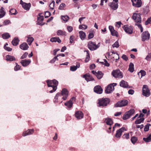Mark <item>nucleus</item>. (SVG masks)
<instances>
[{"label":"nucleus","mask_w":151,"mask_h":151,"mask_svg":"<svg viewBox=\"0 0 151 151\" xmlns=\"http://www.w3.org/2000/svg\"><path fill=\"white\" fill-rule=\"evenodd\" d=\"M103 76V73L101 71H98L97 73L96 76L98 79H100L102 78Z\"/></svg>","instance_id":"35"},{"label":"nucleus","mask_w":151,"mask_h":151,"mask_svg":"<svg viewBox=\"0 0 151 151\" xmlns=\"http://www.w3.org/2000/svg\"><path fill=\"white\" fill-rule=\"evenodd\" d=\"M150 37V34L148 31L144 32L142 35V40L144 41L148 40Z\"/></svg>","instance_id":"15"},{"label":"nucleus","mask_w":151,"mask_h":151,"mask_svg":"<svg viewBox=\"0 0 151 151\" xmlns=\"http://www.w3.org/2000/svg\"><path fill=\"white\" fill-rule=\"evenodd\" d=\"M10 24H11V21L9 20H5L3 22V25H7Z\"/></svg>","instance_id":"45"},{"label":"nucleus","mask_w":151,"mask_h":151,"mask_svg":"<svg viewBox=\"0 0 151 151\" xmlns=\"http://www.w3.org/2000/svg\"><path fill=\"white\" fill-rule=\"evenodd\" d=\"M16 10L14 9H12L9 11V13L11 15H15L16 14Z\"/></svg>","instance_id":"47"},{"label":"nucleus","mask_w":151,"mask_h":151,"mask_svg":"<svg viewBox=\"0 0 151 151\" xmlns=\"http://www.w3.org/2000/svg\"><path fill=\"white\" fill-rule=\"evenodd\" d=\"M131 141L132 143L134 144L137 141V138L135 137H133L131 138Z\"/></svg>","instance_id":"42"},{"label":"nucleus","mask_w":151,"mask_h":151,"mask_svg":"<svg viewBox=\"0 0 151 151\" xmlns=\"http://www.w3.org/2000/svg\"><path fill=\"white\" fill-rule=\"evenodd\" d=\"M75 37L73 36H70V42L71 43H73V41L74 40Z\"/></svg>","instance_id":"64"},{"label":"nucleus","mask_w":151,"mask_h":151,"mask_svg":"<svg viewBox=\"0 0 151 151\" xmlns=\"http://www.w3.org/2000/svg\"><path fill=\"white\" fill-rule=\"evenodd\" d=\"M5 12L4 11V8L1 7L0 10V18L3 17L5 15Z\"/></svg>","instance_id":"38"},{"label":"nucleus","mask_w":151,"mask_h":151,"mask_svg":"<svg viewBox=\"0 0 151 151\" xmlns=\"http://www.w3.org/2000/svg\"><path fill=\"white\" fill-rule=\"evenodd\" d=\"M83 77L84 78L85 80L87 81H92L94 80V79L92 76L89 75H85L83 76Z\"/></svg>","instance_id":"30"},{"label":"nucleus","mask_w":151,"mask_h":151,"mask_svg":"<svg viewBox=\"0 0 151 151\" xmlns=\"http://www.w3.org/2000/svg\"><path fill=\"white\" fill-rule=\"evenodd\" d=\"M120 86L124 88H130L128 85V83L124 80H122L120 82Z\"/></svg>","instance_id":"26"},{"label":"nucleus","mask_w":151,"mask_h":151,"mask_svg":"<svg viewBox=\"0 0 151 151\" xmlns=\"http://www.w3.org/2000/svg\"><path fill=\"white\" fill-rule=\"evenodd\" d=\"M127 130V129L125 127H122L116 131V132L115 134V137L117 138H120L122 135V133L124 131H126Z\"/></svg>","instance_id":"10"},{"label":"nucleus","mask_w":151,"mask_h":151,"mask_svg":"<svg viewBox=\"0 0 151 151\" xmlns=\"http://www.w3.org/2000/svg\"><path fill=\"white\" fill-rule=\"evenodd\" d=\"M94 91L97 93L101 94L102 93L103 89L100 86H96L94 88Z\"/></svg>","instance_id":"22"},{"label":"nucleus","mask_w":151,"mask_h":151,"mask_svg":"<svg viewBox=\"0 0 151 151\" xmlns=\"http://www.w3.org/2000/svg\"><path fill=\"white\" fill-rule=\"evenodd\" d=\"M118 0H113V2L109 3V5L112 9L116 10L118 7Z\"/></svg>","instance_id":"12"},{"label":"nucleus","mask_w":151,"mask_h":151,"mask_svg":"<svg viewBox=\"0 0 151 151\" xmlns=\"http://www.w3.org/2000/svg\"><path fill=\"white\" fill-rule=\"evenodd\" d=\"M143 140L146 142H150L151 141V140H150V139H149L148 137H147L146 138H143Z\"/></svg>","instance_id":"63"},{"label":"nucleus","mask_w":151,"mask_h":151,"mask_svg":"<svg viewBox=\"0 0 151 151\" xmlns=\"http://www.w3.org/2000/svg\"><path fill=\"white\" fill-rule=\"evenodd\" d=\"M67 29L68 32H71L73 30V27L72 26H67Z\"/></svg>","instance_id":"59"},{"label":"nucleus","mask_w":151,"mask_h":151,"mask_svg":"<svg viewBox=\"0 0 151 151\" xmlns=\"http://www.w3.org/2000/svg\"><path fill=\"white\" fill-rule=\"evenodd\" d=\"M113 58H114V59H115L116 62V60L119 59V57L117 53H116L115 56L113 57Z\"/></svg>","instance_id":"62"},{"label":"nucleus","mask_w":151,"mask_h":151,"mask_svg":"<svg viewBox=\"0 0 151 151\" xmlns=\"http://www.w3.org/2000/svg\"><path fill=\"white\" fill-rule=\"evenodd\" d=\"M104 62H101V63L104 64V65L105 66H107V67H109L110 65V64L109 63H108L107 60L104 59Z\"/></svg>","instance_id":"60"},{"label":"nucleus","mask_w":151,"mask_h":151,"mask_svg":"<svg viewBox=\"0 0 151 151\" xmlns=\"http://www.w3.org/2000/svg\"><path fill=\"white\" fill-rule=\"evenodd\" d=\"M75 116L77 119H80L83 118V114L81 111H78L76 112Z\"/></svg>","instance_id":"23"},{"label":"nucleus","mask_w":151,"mask_h":151,"mask_svg":"<svg viewBox=\"0 0 151 151\" xmlns=\"http://www.w3.org/2000/svg\"><path fill=\"white\" fill-rule=\"evenodd\" d=\"M119 45L118 42L116 41L113 45L112 47L113 48L116 47L118 48L119 47Z\"/></svg>","instance_id":"50"},{"label":"nucleus","mask_w":151,"mask_h":151,"mask_svg":"<svg viewBox=\"0 0 151 151\" xmlns=\"http://www.w3.org/2000/svg\"><path fill=\"white\" fill-rule=\"evenodd\" d=\"M146 73L145 71L143 70H141L138 73V75L139 76L141 75V78L145 75Z\"/></svg>","instance_id":"40"},{"label":"nucleus","mask_w":151,"mask_h":151,"mask_svg":"<svg viewBox=\"0 0 151 151\" xmlns=\"http://www.w3.org/2000/svg\"><path fill=\"white\" fill-rule=\"evenodd\" d=\"M132 18L136 23H140L142 21L140 14L139 13H133Z\"/></svg>","instance_id":"6"},{"label":"nucleus","mask_w":151,"mask_h":151,"mask_svg":"<svg viewBox=\"0 0 151 151\" xmlns=\"http://www.w3.org/2000/svg\"><path fill=\"white\" fill-rule=\"evenodd\" d=\"M62 19L65 22H66L69 19V17L68 16H62Z\"/></svg>","instance_id":"44"},{"label":"nucleus","mask_w":151,"mask_h":151,"mask_svg":"<svg viewBox=\"0 0 151 151\" xmlns=\"http://www.w3.org/2000/svg\"><path fill=\"white\" fill-rule=\"evenodd\" d=\"M79 36L81 39L83 40L86 37V35L85 33L82 31L79 32Z\"/></svg>","instance_id":"33"},{"label":"nucleus","mask_w":151,"mask_h":151,"mask_svg":"<svg viewBox=\"0 0 151 151\" xmlns=\"http://www.w3.org/2000/svg\"><path fill=\"white\" fill-rule=\"evenodd\" d=\"M19 41L18 38L15 37L12 41V44L14 46H17L19 44Z\"/></svg>","instance_id":"31"},{"label":"nucleus","mask_w":151,"mask_h":151,"mask_svg":"<svg viewBox=\"0 0 151 151\" xmlns=\"http://www.w3.org/2000/svg\"><path fill=\"white\" fill-rule=\"evenodd\" d=\"M44 19V17L43 16L40 15L39 17H37V21L38 22L37 24L38 25H42L44 24H42V23Z\"/></svg>","instance_id":"32"},{"label":"nucleus","mask_w":151,"mask_h":151,"mask_svg":"<svg viewBox=\"0 0 151 151\" xmlns=\"http://www.w3.org/2000/svg\"><path fill=\"white\" fill-rule=\"evenodd\" d=\"M100 46V43H99L97 45L94 42L89 41L88 44V47L90 50L93 51L98 49Z\"/></svg>","instance_id":"3"},{"label":"nucleus","mask_w":151,"mask_h":151,"mask_svg":"<svg viewBox=\"0 0 151 151\" xmlns=\"http://www.w3.org/2000/svg\"><path fill=\"white\" fill-rule=\"evenodd\" d=\"M75 100V98L74 97L72 98L70 100L65 103V105L69 108L70 109L72 106L73 101Z\"/></svg>","instance_id":"18"},{"label":"nucleus","mask_w":151,"mask_h":151,"mask_svg":"<svg viewBox=\"0 0 151 151\" xmlns=\"http://www.w3.org/2000/svg\"><path fill=\"white\" fill-rule=\"evenodd\" d=\"M111 74L115 78H121L123 77L122 73L119 70H114L111 72Z\"/></svg>","instance_id":"5"},{"label":"nucleus","mask_w":151,"mask_h":151,"mask_svg":"<svg viewBox=\"0 0 151 151\" xmlns=\"http://www.w3.org/2000/svg\"><path fill=\"white\" fill-rule=\"evenodd\" d=\"M142 94L143 96H149L150 94V92L148 88V86L146 85H144L142 88Z\"/></svg>","instance_id":"8"},{"label":"nucleus","mask_w":151,"mask_h":151,"mask_svg":"<svg viewBox=\"0 0 151 151\" xmlns=\"http://www.w3.org/2000/svg\"><path fill=\"white\" fill-rule=\"evenodd\" d=\"M34 132V130L33 129H28L26 131H24L22 134V136L25 137L33 134Z\"/></svg>","instance_id":"19"},{"label":"nucleus","mask_w":151,"mask_h":151,"mask_svg":"<svg viewBox=\"0 0 151 151\" xmlns=\"http://www.w3.org/2000/svg\"><path fill=\"white\" fill-rule=\"evenodd\" d=\"M65 6V4L62 3L59 7L58 9L60 10H63Z\"/></svg>","instance_id":"51"},{"label":"nucleus","mask_w":151,"mask_h":151,"mask_svg":"<svg viewBox=\"0 0 151 151\" xmlns=\"http://www.w3.org/2000/svg\"><path fill=\"white\" fill-rule=\"evenodd\" d=\"M110 100L108 98H102L99 100V106H104L109 104Z\"/></svg>","instance_id":"4"},{"label":"nucleus","mask_w":151,"mask_h":151,"mask_svg":"<svg viewBox=\"0 0 151 151\" xmlns=\"http://www.w3.org/2000/svg\"><path fill=\"white\" fill-rule=\"evenodd\" d=\"M47 86L49 87H51L52 90L49 91V92L52 93L55 92L57 89V86L58 85V82L55 79L52 80H48L47 81Z\"/></svg>","instance_id":"1"},{"label":"nucleus","mask_w":151,"mask_h":151,"mask_svg":"<svg viewBox=\"0 0 151 151\" xmlns=\"http://www.w3.org/2000/svg\"><path fill=\"white\" fill-rule=\"evenodd\" d=\"M122 28L125 32L128 34H131L133 32V29L131 26L125 25L123 26Z\"/></svg>","instance_id":"14"},{"label":"nucleus","mask_w":151,"mask_h":151,"mask_svg":"<svg viewBox=\"0 0 151 151\" xmlns=\"http://www.w3.org/2000/svg\"><path fill=\"white\" fill-rule=\"evenodd\" d=\"M28 55L27 52H25L21 57V59H23L26 58Z\"/></svg>","instance_id":"54"},{"label":"nucleus","mask_w":151,"mask_h":151,"mask_svg":"<svg viewBox=\"0 0 151 151\" xmlns=\"http://www.w3.org/2000/svg\"><path fill=\"white\" fill-rule=\"evenodd\" d=\"M2 37L4 39H6L10 37V36L7 32H5L2 35Z\"/></svg>","instance_id":"39"},{"label":"nucleus","mask_w":151,"mask_h":151,"mask_svg":"<svg viewBox=\"0 0 151 151\" xmlns=\"http://www.w3.org/2000/svg\"><path fill=\"white\" fill-rule=\"evenodd\" d=\"M4 48L5 50L8 51H10L12 50V48L6 46H4Z\"/></svg>","instance_id":"56"},{"label":"nucleus","mask_w":151,"mask_h":151,"mask_svg":"<svg viewBox=\"0 0 151 151\" xmlns=\"http://www.w3.org/2000/svg\"><path fill=\"white\" fill-rule=\"evenodd\" d=\"M104 122L106 124L109 126L108 127H106L107 129V132L110 133L111 132V126L113 124V122L112 119L109 117L106 118L104 119Z\"/></svg>","instance_id":"2"},{"label":"nucleus","mask_w":151,"mask_h":151,"mask_svg":"<svg viewBox=\"0 0 151 151\" xmlns=\"http://www.w3.org/2000/svg\"><path fill=\"white\" fill-rule=\"evenodd\" d=\"M87 27L86 25H84V24H83L81 25H80L79 26V28L80 29H86Z\"/></svg>","instance_id":"53"},{"label":"nucleus","mask_w":151,"mask_h":151,"mask_svg":"<svg viewBox=\"0 0 151 151\" xmlns=\"http://www.w3.org/2000/svg\"><path fill=\"white\" fill-rule=\"evenodd\" d=\"M150 124H147L146 125L145 127L144 128V130L145 131H147L149 130V129L150 126Z\"/></svg>","instance_id":"49"},{"label":"nucleus","mask_w":151,"mask_h":151,"mask_svg":"<svg viewBox=\"0 0 151 151\" xmlns=\"http://www.w3.org/2000/svg\"><path fill=\"white\" fill-rule=\"evenodd\" d=\"M51 15V13L49 11H47L45 13V18H48Z\"/></svg>","instance_id":"55"},{"label":"nucleus","mask_w":151,"mask_h":151,"mask_svg":"<svg viewBox=\"0 0 151 151\" xmlns=\"http://www.w3.org/2000/svg\"><path fill=\"white\" fill-rule=\"evenodd\" d=\"M116 85V83H113L109 85L105 90V93H111L114 90V86Z\"/></svg>","instance_id":"7"},{"label":"nucleus","mask_w":151,"mask_h":151,"mask_svg":"<svg viewBox=\"0 0 151 151\" xmlns=\"http://www.w3.org/2000/svg\"><path fill=\"white\" fill-rule=\"evenodd\" d=\"M60 93L62 96H63L62 99L63 100H65L67 99L68 96V92L66 89L65 88H63Z\"/></svg>","instance_id":"11"},{"label":"nucleus","mask_w":151,"mask_h":151,"mask_svg":"<svg viewBox=\"0 0 151 151\" xmlns=\"http://www.w3.org/2000/svg\"><path fill=\"white\" fill-rule=\"evenodd\" d=\"M145 59L148 61H150L151 60V55L149 54L146 56Z\"/></svg>","instance_id":"61"},{"label":"nucleus","mask_w":151,"mask_h":151,"mask_svg":"<svg viewBox=\"0 0 151 151\" xmlns=\"http://www.w3.org/2000/svg\"><path fill=\"white\" fill-rule=\"evenodd\" d=\"M80 66V63L78 62L76 63V66L73 65L71 66L70 68V70L72 71H76L77 69L79 68Z\"/></svg>","instance_id":"25"},{"label":"nucleus","mask_w":151,"mask_h":151,"mask_svg":"<svg viewBox=\"0 0 151 151\" xmlns=\"http://www.w3.org/2000/svg\"><path fill=\"white\" fill-rule=\"evenodd\" d=\"M58 60V59L57 58V56L54 57L52 60L50 61V63H54L56 60Z\"/></svg>","instance_id":"52"},{"label":"nucleus","mask_w":151,"mask_h":151,"mask_svg":"<svg viewBox=\"0 0 151 151\" xmlns=\"http://www.w3.org/2000/svg\"><path fill=\"white\" fill-rule=\"evenodd\" d=\"M151 22V17L148 18L147 21L145 22V24L147 25L149 24Z\"/></svg>","instance_id":"57"},{"label":"nucleus","mask_w":151,"mask_h":151,"mask_svg":"<svg viewBox=\"0 0 151 151\" xmlns=\"http://www.w3.org/2000/svg\"><path fill=\"white\" fill-rule=\"evenodd\" d=\"M128 70L131 73L133 72L134 71V65L132 63H130Z\"/></svg>","instance_id":"36"},{"label":"nucleus","mask_w":151,"mask_h":151,"mask_svg":"<svg viewBox=\"0 0 151 151\" xmlns=\"http://www.w3.org/2000/svg\"><path fill=\"white\" fill-rule=\"evenodd\" d=\"M122 137L123 139H128L129 138V133L124 134Z\"/></svg>","instance_id":"48"},{"label":"nucleus","mask_w":151,"mask_h":151,"mask_svg":"<svg viewBox=\"0 0 151 151\" xmlns=\"http://www.w3.org/2000/svg\"><path fill=\"white\" fill-rule=\"evenodd\" d=\"M16 66L14 68V70L15 71H17L20 69L21 66L18 65L17 63H15Z\"/></svg>","instance_id":"43"},{"label":"nucleus","mask_w":151,"mask_h":151,"mask_svg":"<svg viewBox=\"0 0 151 151\" xmlns=\"http://www.w3.org/2000/svg\"><path fill=\"white\" fill-rule=\"evenodd\" d=\"M66 32L65 31H63L61 30H59L57 32V34L58 35H65Z\"/></svg>","instance_id":"41"},{"label":"nucleus","mask_w":151,"mask_h":151,"mask_svg":"<svg viewBox=\"0 0 151 151\" xmlns=\"http://www.w3.org/2000/svg\"><path fill=\"white\" fill-rule=\"evenodd\" d=\"M19 47L23 50H26L29 48V46L27 43L24 42L19 45Z\"/></svg>","instance_id":"28"},{"label":"nucleus","mask_w":151,"mask_h":151,"mask_svg":"<svg viewBox=\"0 0 151 151\" xmlns=\"http://www.w3.org/2000/svg\"><path fill=\"white\" fill-rule=\"evenodd\" d=\"M31 61L30 60L24 59L22 60L20 63L24 67H26L28 65L31 63Z\"/></svg>","instance_id":"24"},{"label":"nucleus","mask_w":151,"mask_h":151,"mask_svg":"<svg viewBox=\"0 0 151 151\" xmlns=\"http://www.w3.org/2000/svg\"><path fill=\"white\" fill-rule=\"evenodd\" d=\"M128 103V101L125 100H123L118 102L115 105V107H120L127 105Z\"/></svg>","instance_id":"13"},{"label":"nucleus","mask_w":151,"mask_h":151,"mask_svg":"<svg viewBox=\"0 0 151 151\" xmlns=\"http://www.w3.org/2000/svg\"><path fill=\"white\" fill-rule=\"evenodd\" d=\"M144 120V118H139L138 117V119L135 121V123L137 124H139L143 122Z\"/></svg>","instance_id":"37"},{"label":"nucleus","mask_w":151,"mask_h":151,"mask_svg":"<svg viewBox=\"0 0 151 151\" xmlns=\"http://www.w3.org/2000/svg\"><path fill=\"white\" fill-rule=\"evenodd\" d=\"M26 37L27 38V42L28 43L29 45H30L34 40V38L31 37L30 35L27 36H26Z\"/></svg>","instance_id":"27"},{"label":"nucleus","mask_w":151,"mask_h":151,"mask_svg":"<svg viewBox=\"0 0 151 151\" xmlns=\"http://www.w3.org/2000/svg\"><path fill=\"white\" fill-rule=\"evenodd\" d=\"M6 60L7 61H15L16 60V59L14 56L10 55H7L6 56Z\"/></svg>","instance_id":"29"},{"label":"nucleus","mask_w":151,"mask_h":151,"mask_svg":"<svg viewBox=\"0 0 151 151\" xmlns=\"http://www.w3.org/2000/svg\"><path fill=\"white\" fill-rule=\"evenodd\" d=\"M133 5L137 7H140L142 3L141 0H131Z\"/></svg>","instance_id":"16"},{"label":"nucleus","mask_w":151,"mask_h":151,"mask_svg":"<svg viewBox=\"0 0 151 151\" xmlns=\"http://www.w3.org/2000/svg\"><path fill=\"white\" fill-rule=\"evenodd\" d=\"M50 41L52 42H57L59 43L61 42V40L59 37H52L50 39Z\"/></svg>","instance_id":"34"},{"label":"nucleus","mask_w":151,"mask_h":151,"mask_svg":"<svg viewBox=\"0 0 151 151\" xmlns=\"http://www.w3.org/2000/svg\"><path fill=\"white\" fill-rule=\"evenodd\" d=\"M94 34L93 33L91 32L89 33L88 36V39H90L93 38L94 37Z\"/></svg>","instance_id":"58"},{"label":"nucleus","mask_w":151,"mask_h":151,"mask_svg":"<svg viewBox=\"0 0 151 151\" xmlns=\"http://www.w3.org/2000/svg\"><path fill=\"white\" fill-rule=\"evenodd\" d=\"M62 96L60 93H57L54 97V102L55 103H58L59 102H60V103H62L63 102V101L61 100L63 99Z\"/></svg>","instance_id":"17"},{"label":"nucleus","mask_w":151,"mask_h":151,"mask_svg":"<svg viewBox=\"0 0 151 151\" xmlns=\"http://www.w3.org/2000/svg\"><path fill=\"white\" fill-rule=\"evenodd\" d=\"M20 4H22L23 8L25 10H29L30 6L31 4L30 3L27 4L26 3L23 2L22 0H21Z\"/></svg>","instance_id":"20"},{"label":"nucleus","mask_w":151,"mask_h":151,"mask_svg":"<svg viewBox=\"0 0 151 151\" xmlns=\"http://www.w3.org/2000/svg\"><path fill=\"white\" fill-rule=\"evenodd\" d=\"M135 111L134 109H131L129 111L126 112L124 115L123 119L124 120H126L129 118L134 113Z\"/></svg>","instance_id":"9"},{"label":"nucleus","mask_w":151,"mask_h":151,"mask_svg":"<svg viewBox=\"0 0 151 151\" xmlns=\"http://www.w3.org/2000/svg\"><path fill=\"white\" fill-rule=\"evenodd\" d=\"M55 3V1H52L50 4L49 5V7L51 9H54Z\"/></svg>","instance_id":"46"},{"label":"nucleus","mask_w":151,"mask_h":151,"mask_svg":"<svg viewBox=\"0 0 151 151\" xmlns=\"http://www.w3.org/2000/svg\"><path fill=\"white\" fill-rule=\"evenodd\" d=\"M109 29L110 30L112 35L115 36L117 37L118 36V32L114 29L113 27L109 26Z\"/></svg>","instance_id":"21"}]
</instances>
